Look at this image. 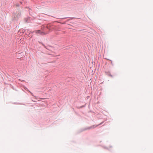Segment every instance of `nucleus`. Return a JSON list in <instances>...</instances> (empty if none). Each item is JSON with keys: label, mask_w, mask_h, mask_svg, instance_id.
Instances as JSON below:
<instances>
[{"label": "nucleus", "mask_w": 153, "mask_h": 153, "mask_svg": "<svg viewBox=\"0 0 153 153\" xmlns=\"http://www.w3.org/2000/svg\"><path fill=\"white\" fill-rule=\"evenodd\" d=\"M34 32H35L36 34H39L42 35L45 34L44 32H42L40 30H35L34 31Z\"/></svg>", "instance_id": "nucleus-1"}, {"label": "nucleus", "mask_w": 153, "mask_h": 153, "mask_svg": "<svg viewBox=\"0 0 153 153\" xmlns=\"http://www.w3.org/2000/svg\"><path fill=\"white\" fill-rule=\"evenodd\" d=\"M98 126V125H93V126H91V127H90L89 128H87V129H91V128H96V127H97V126Z\"/></svg>", "instance_id": "nucleus-2"}]
</instances>
